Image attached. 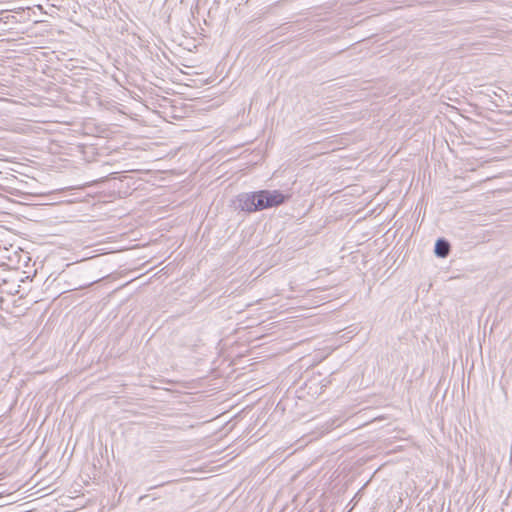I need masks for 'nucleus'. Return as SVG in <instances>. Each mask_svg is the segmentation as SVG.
<instances>
[{
  "instance_id": "obj_2",
  "label": "nucleus",
  "mask_w": 512,
  "mask_h": 512,
  "mask_svg": "<svg viewBox=\"0 0 512 512\" xmlns=\"http://www.w3.org/2000/svg\"><path fill=\"white\" fill-rule=\"evenodd\" d=\"M258 191L243 192L237 195L235 200V207L240 211L247 213H254L260 211L259 201H257Z\"/></svg>"
},
{
  "instance_id": "obj_3",
  "label": "nucleus",
  "mask_w": 512,
  "mask_h": 512,
  "mask_svg": "<svg viewBox=\"0 0 512 512\" xmlns=\"http://www.w3.org/2000/svg\"><path fill=\"white\" fill-rule=\"evenodd\" d=\"M450 243L444 239L439 238L434 246V253L439 258H446L450 253Z\"/></svg>"
},
{
  "instance_id": "obj_5",
  "label": "nucleus",
  "mask_w": 512,
  "mask_h": 512,
  "mask_svg": "<svg viewBox=\"0 0 512 512\" xmlns=\"http://www.w3.org/2000/svg\"><path fill=\"white\" fill-rule=\"evenodd\" d=\"M162 485H163V484H158V485H156V486L151 487L150 489H153V488H156V487H161Z\"/></svg>"
},
{
  "instance_id": "obj_1",
  "label": "nucleus",
  "mask_w": 512,
  "mask_h": 512,
  "mask_svg": "<svg viewBox=\"0 0 512 512\" xmlns=\"http://www.w3.org/2000/svg\"><path fill=\"white\" fill-rule=\"evenodd\" d=\"M258 196L257 201H259L260 211L278 207L289 198V195H285L279 190H259Z\"/></svg>"
},
{
  "instance_id": "obj_4",
  "label": "nucleus",
  "mask_w": 512,
  "mask_h": 512,
  "mask_svg": "<svg viewBox=\"0 0 512 512\" xmlns=\"http://www.w3.org/2000/svg\"><path fill=\"white\" fill-rule=\"evenodd\" d=\"M9 18H10L9 16H7V17H5V18H4V17H1V18H0V29H1V30H3L2 25H3V24H7V23H8V19H9Z\"/></svg>"
}]
</instances>
